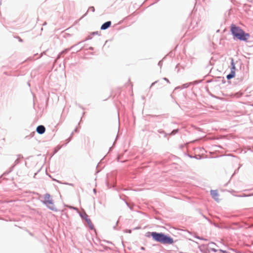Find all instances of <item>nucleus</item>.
<instances>
[{
  "mask_svg": "<svg viewBox=\"0 0 253 253\" xmlns=\"http://www.w3.org/2000/svg\"><path fill=\"white\" fill-rule=\"evenodd\" d=\"M235 75H234V73H230L229 75H228L226 77L228 80H230L235 77Z\"/></svg>",
  "mask_w": 253,
  "mask_h": 253,
  "instance_id": "obj_9",
  "label": "nucleus"
},
{
  "mask_svg": "<svg viewBox=\"0 0 253 253\" xmlns=\"http://www.w3.org/2000/svg\"><path fill=\"white\" fill-rule=\"evenodd\" d=\"M43 203L50 209L53 210L55 209L54 202L52 197L48 194H46L44 196Z\"/></svg>",
  "mask_w": 253,
  "mask_h": 253,
  "instance_id": "obj_3",
  "label": "nucleus"
},
{
  "mask_svg": "<svg viewBox=\"0 0 253 253\" xmlns=\"http://www.w3.org/2000/svg\"><path fill=\"white\" fill-rule=\"evenodd\" d=\"M211 194L212 197L216 201H218L219 200V194L217 190H211Z\"/></svg>",
  "mask_w": 253,
  "mask_h": 253,
  "instance_id": "obj_4",
  "label": "nucleus"
},
{
  "mask_svg": "<svg viewBox=\"0 0 253 253\" xmlns=\"http://www.w3.org/2000/svg\"><path fill=\"white\" fill-rule=\"evenodd\" d=\"M36 130L38 132V133L42 134L45 132V128L43 126H39L37 127Z\"/></svg>",
  "mask_w": 253,
  "mask_h": 253,
  "instance_id": "obj_5",
  "label": "nucleus"
},
{
  "mask_svg": "<svg viewBox=\"0 0 253 253\" xmlns=\"http://www.w3.org/2000/svg\"><path fill=\"white\" fill-rule=\"evenodd\" d=\"M231 31L235 38L241 41H246L250 37L249 34L245 33L241 28L234 25L231 27Z\"/></svg>",
  "mask_w": 253,
  "mask_h": 253,
  "instance_id": "obj_2",
  "label": "nucleus"
},
{
  "mask_svg": "<svg viewBox=\"0 0 253 253\" xmlns=\"http://www.w3.org/2000/svg\"><path fill=\"white\" fill-rule=\"evenodd\" d=\"M148 234L151 235L154 241L162 244H171L173 243V240L172 238L167 236L162 233L153 232H148Z\"/></svg>",
  "mask_w": 253,
  "mask_h": 253,
  "instance_id": "obj_1",
  "label": "nucleus"
},
{
  "mask_svg": "<svg viewBox=\"0 0 253 253\" xmlns=\"http://www.w3.org/2000/svg\"><path fill=\"white\" fill-rule=\"evenodd\" d=\"M86 220L87 223L88 224L89 227H90V228L92 229L93 227V225L91 222V220L90 219H86Z\"/></svg>",
  "mask_w": 253,
  "mask_h": 253,
  "instance_id": "obj_8",
  "label": "nucleus"
},
{
  "mask_svg": "<svg viewBox=\"0 0 253 253\" xmlns=\"http://www.w3.org/2000/svg\"><path fill=\"white\" fill-rule=\"evenodd\" d=\"M92 10H93V11L94 10V7H92Z\"/></svg>",
  "mask_w": 253,
  "mask_h": 253,
  "instance_id": "obj_10",
  "label": "nucleus"
},
{
  "mask_svg": "<svg viewBox=\"0 0 253 253\" xmlns=\"http://www.w3.org/2000/svg\"><path fill=\"white\" fill-rule=\"evenodd\" d=\"M111 24V21H108L104 23L101 27V30H106L108 28Z\"/></svg>",
  "mask_w": 253,
  "mask_h": 253,
  "instance_id": "obj_6",
  "label": "nucleus"
},
{
  "mask_svg": "<svg viewBox=\"0 0 253 253\" xmlns=\"http://www.w3.org/2000/svg\"><path fill=\"white\" fill-rule=\"evenodd\" d=\"M92 10H93V11L94 10V7H92Z\"/></svg>",
  "mask_w": 253,
  "mask_h": 253,
  "instance_id": "obj_11",
  "label": "nucleus"
},
{
  "mask_svg": "<svg viewBox=\"0 0 253 253\" xmlns=\"http://www.w3.org/2000/svg\"><path fill=\"white\" fill-rule=\"evenodd\" d=\"M231 65H232V68H231V73H234V75H235V64L233 62V61L232 60V62H231Z\"/></svg>",
  "mask_w": 253,
  "mask_h": 253,
  "instance_id": "obj_7",
  "label": "nucleus"
}]
</instances>
